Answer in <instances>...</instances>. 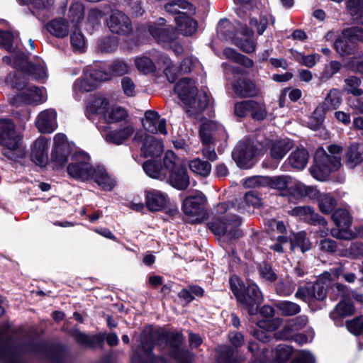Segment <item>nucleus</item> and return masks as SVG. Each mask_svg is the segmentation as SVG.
<instances>
[{"instance_id": "1", "label": "nucleus", "mask_w": 363, "mask_h": 363, "mask_svg": "<svg viewBox=\"0 0 363 363\" xmlns=\"http://www.w3.org/2000/svg\"><path fill=\"white\" fill-rule=\"evenodd\" d=\"M240 4L236 9L239 19L235 26L227 19H222L217 26L218 35L223 40L230 41L246 53L250 52V33L247 22L250 20V0H235Z\"/></svg>"}, {"instance_id": "2", "label": "nucleus", "mask_w": 363, "mask_h": 363, "mask_svg": "<svg viewBox=\"0 0 363 363\" xmlns=\"http://www.w3.org/2000/svg\"><path fill=\"white\" fill-rule=\"evenodd\" d=\"M174 91L186 106V113L189 116L194 118H202L201 113L206 109L210 113L208 102L210 98L206 91L196 94L195 81L190 78H183L174 86Z\"/></svg>"}, {"instance_id": "3", "label": "nucleus", "mask_w": 363, "mask_h": 363, "mask_svg": "<svg viewBox=\"0 0 363 363\" xmlns=\"http://www.w3.org/2000/svg\"><path fill=\"white\" fill-rule=\"evenodd\" d=\"M223 54L227 59L238 63L235 66L223 64L225 72L231 71L236 79L233 85L235 92L241 97H247L250 95L248 81L250 60L230 48L224 49Z\"/></svg>"}, {"instance_id": "4", "label": "nucleus", "mask_w": 363, "mask_h": 363, "mask_svg": "<svg viewBox=\"0 0 363 363\" xmlns=\"http://www.w3.org/2000/svg\"><path fill=\"white\" fill-rule=\"evenodd\" d=\"M208 107L210 108L209 114L208 110L206 109L201 113L202 118L196 119L202 121L199 135L203 144L205 145L202 150L203 155L205 159H215L216 154L212 144L218 138H223L225 135V130L224 127L217 121L206 118V115L209 118L213 115V111L210 106V101L208 102Z\"/></svg>"}, {"instance_id": "5", "label": "nucleus", "mask_w": 363, "mask_h": 363, "mask_svg": "<svg viewBox=\"0 0 363 363\" xmlns=\"http://www.w3.org/2000/svg\"><path fill=\"white\" fill-rule=\"evenodd\" d=\"M23 74H10L6 78V82L16 89L19 93L14 98L15 103L26 104H40L46 101L43 87H37L27 82Z\"/></svg>"}, {"instance_id": "6", "label": "nucleus", "mask_w": 363, "mask_h": 363, "mask_svg": "<svg viewBox=\"0 0 363 363\" xmlns=\"http://www.w3.org/2000/svg\"><path fill=\"white\" fill-rule=\"evenodd\" d=\"M150 35L166 49H172L177 55H180L182 47L177 42V32L172 26L166 25V20L160 18L157 23L148 28Z\"/></svg>"}, {"instance_id": "7", "label": "nucleus", "mask_w": 363, "mask_h": 363, "mask_svg": "<svg viewBox=\"0 0 363 363\" xmlns=\"http://www.w3.org/2000/svg\"><path fill=\"white\" fill-rule=\"evenodd\" d=\"M3 61L12 65L15 68L22 71L18 74L31 76L36 80L43 79L47 77V71L45 63L38 61L36 63L28 62L26 55L23 52L16 53L11 56L3 57Z\"/></svg>"}, {"instance_id": "8", "label": "nucleus", "mask_w": 363, "mask_h": 363, "mask_svg": "<svg viewBox=\"0 0 363 363\" xmlns=\"http://www.w3.org/2000/svg\"><path fill=\"white\" fill-rule=\"evenodd\" d=\"M263 296L258 286L251 282V315L255 313H259L265 320H260L257 322V325L260 328H266L267 330H274L276 327L273 323L268 320L272 318L275 313L274 309L269 306L264 305L262 307Z\"/></svg>"}, {"instance_id": "9", "label": "nucleus", "mask_w": 363, "mask_h": 363, "mask_svg": "<svg viewBox=\"0 0 363 363\" xmlns=\"http://www.w3.org/2000/svg\"><path fill=\"white\" fill-rule=\"evenodd\" d=\"M166 164V179L174 188L184 190L190 184L186 160H163Z\"/></svg>"}, {"instance_id": "10", "label": "nucleus", "mask_w": 363, "mask_h": 363, "mask_svg": "<svg viewBox=\"0 0 363 363\" xmlns=\"http://www.w3.org/2000/svg\"><path fill=\"white\" fill-rule=\"evenodd\" d=\"M52 159H89V155L78 148L74 144L69 143L65 134L57 133L54 137V146L52 150Z\"/></svg>"}, {"instance_id": "11", "label": "nucleus", "mask_w": 363, "mask_h": 363, "mask_svg": "<svg viewBox=\"0 0 363 363\" xmlns=\"http://www.w3.org/2000/svg\"><path fill=\"white\" fill-rule=\"evenodd\" d=\"M157 338L158 340L170 341L172 347H176L182 342L183 337L179 333L167 334L162 329L153 332L152 328H146L141 334V349L147 356H150L153 347V340Z\"/></svg>"}, {"instance_id": "12", "label": "nucleus", "mask_w": 363, "mask_h": 363, "mask_svg": "<svg viewBox=\"0 0 363 363\" xmlns=\"http://www.w3.org/2000/svg\"><path fill=\"white\" fill-rule=\"evenodd\" d=\"M206 202V197L201 192H196L183 201L182 209L189 222L198 223L204 218Z\"/></svg>"}, {"instance_id": "13", "label": "nucleus", "mask_w": 363, "mask_h": 363, "mask_svg": "<svg viewBox=\"0 0 363 363\" xmlns=\"http://www.w3.org/2000/svg\"><path fill=\"white\" fill-rule=\"evenodd\" d=\"M327 288V284L320 280L306 282L304 285L298 287L295 297L306 303L323 301L326 297Z\"/></svg>"}, {"instance_id": "14", "label": "nucleus", "mask_w": 363, "mask_h": 363, "mask_svg": "<svg viewBox=\"0 0 363 363\" xmlns=\"http://www.w3.org/2000/svg\"><path fill=\"white\" fill-rule=\"evenodd\" d=\"M241 224V220L237 216H225L209 223V228L216 235H228L231 238H238L240 232L237 229Z\"/></svg>"}, {"instance_id": "15", "label": "nucleus", "mask_w": 363, "mask_h": 363, "mask_svg": "<svg viewBox=\"0 0 363 363\" xmlns=\"http://www.w3.org/2000/svg\"><path fill=\"white\" fill-rule=\"evenodd\" d=\"M21 135L16 130L14 123L9 118H0V145L10 150L18 148Z\"/></svg>"}, {"instance_id": "16", "label": "nucleus", "mask_w": 363, "mask_h": 363, "mask_svg": "<svg viewBox=\"0 0 363 363\" xmlns=\"http://www.w3.org/2000/svg\"><path fill=\"white\" fill-rule=\"evenodd\" d=\"M340 165V160H314V164L310 167V172L315 179L325 181L330 173L337 170Z\"/></svg>"}, {"instance_id": "17", "label": "nucleus", "mask_w": 363, "mask_h": 363, "mask_svg": "<svg viewBox=\"0 0 363 363\" xmlns=\"http://www.w3.org/2000/svg\"><path fill=\"white\" fill-rule=\"evenodd\" d=\"M35 123L40 133H52L57 128L56 111L53 108H48L40 112L36 117Z\"/></svg>"}, {"instance_id": "18", "label": "nucleus", "mask_w": 363, "mask_h": 363, "mask_svg": "<svg viewBox=\"0 0 363 363\" xmlns=\"http://www.w3.org/2000/svg\"><path fill=\"white\" fill-rule=\"evenodd\" d=\"M95 169L85 160H76L68 164L67 170L71 177L85 182L92 179Z\"/></svg>"}, {"instance_id": "19", "label": "nucleus", "mask_w": 363, "mask_h": 363, "mask_svg": "<svg viewBox=\"0 0 363 363\" xmlns=\"http://www.w3.org/2000/svg\"><path fill=\"white\" fill-rule=\"evenodd\" d=\"M107 25L112 33L127 35L132 31V24L129 18L123 12L113 11L107 21Z\"/></svg>"}, {"instance_id": "20", "label": "nucleus", "mask_w": 363, "mask_h": 363, "mask_svg": "<svg viewBox=\"0 0 363 363\" xmlns=\"http://www.w3.org/2000/svg\"><path fill=\"white\" fill-rule=\"evenodd\" d=\"M109 107V101L105 96L96 94L86 105V118L94 122L98 116L104 118Z\"/></svg>"}, {"instance_id": "21", "label": "nucleus", "mask_w": 363, "mask_h": 363, "mask_svg": "<svg viewBox=\"0 0 363 363\" xmlns=\"http://www.w3.org/2000/svg\"><path fill=\"white\" fill-rule=\"evenodd\" d=\"M99 130L106 142L116 145H121L133 133L134 129L130 125H126L115 130H106L104 126H98Z\"/></svg>"}, {"instance_id": "22", "label": "nucleus", "mask_w": 363, "mask_h": 363, "mask_svg": "<svg viewBox=\"0 0 363 363\" xmlns=\"http://www.w3.org/2000/svg\"><path fill=\"white\" fill-rule=\"evenodd\" d=\"M143 128L149 133L157 134L160 133L166 135L167 130L166 128V120L161 118L157 111H147L145 113V117L142 121Z\"/></svg>"}, {"instance_id": "23", "label": "nucleus", "mask_w": 363, "mask_h": 363, "mask_svg": "<svg viewBox=\"0 0 363 363\" xmlns=\"http://www.w3.org/2000/svg\"><path fill=\"white\" fill-rule=\"evenodd\" d=\"M145 195L146 207L150 211H160L164 208L169 202L167 194L159 190H147Z\"/></svg>"}, {"instance_id": "24", "label": "nucleus", "mask_w": 363, "mask_h": 363, "mask_svg": "<svg viewBox=\"0 0 363 363\" xmlns=\"http://www.w3.org/2000/svg\"><path fill=\"white\" fill-rule=\"evenodd\" d=\"M20 4H29L33 15L40 20H45L50 13L55 0H17Z\"/></svg>"}, {"instance_id": "25", "label": "nucleus", "mask_w": 363, "mask_h": 363, "mask_svg": "<svg viewBox=\"0 0 363 363\" xmlns=\"http://www.w3.org/2000/svg\"><path fill=\"white\" fill-rule=\"evenodd\" d=\"M251 11L256 12L259 16V19L255 17L251 18V27H255L258 35H262L268 24L264 5L260 0H251Z\"/></svg>"}, {"instance_id": "26", "label": "nucleus", "mask_w": 363, "mask_h": 363, "mask_svg": "<svg viewBox=\"0 0 363 363\" xmlns=\"http://www.w3.org/2000/svg\"><path fill=\"white\" fill-rule=\"evenodd\" d=\"M230 284L231 290L235 296L238 303L244 307L247 313H250L248 286H246L237 277L230 279Z\"/></svg>"}, {"instance_id": "27", "label": "nucleus", "mask_w": 363, "mask_h": 363, "mask_svg": "<svg viewBox=\"0 0 363 363\" xmlns=\"http://www.w3.org/2000/svg\"><path fill=\"white\" fill-rule=\"evenodd\" d=\"M166 164L163 160H145L142 166L145 174L155 179H166Z\"/></svg>"}, {"instance_id": "28", "label": "nucleus", "mask_w": 363, "mask_h": 363, "mask_svg": "<svg viewBox=\"0 0 363 363\" xmlns=\"http://www.w3.org/2000/svg\"><path fill=\"white\" fill-rule=\"evenodd\" d=\"M191 16L189 12L182 13L175 18L177 30L184 35H191L197 30L198 23Z\"/></svg>"}, {"instance_id": "29", "label": "nucleus", "mask_w": 363, "mask_h": 363, "mask_svg": "<svg viewBox=\"0 0 363 363\" xmlns=\"http://www.w3.org/2000/svg\"><path fill=\"white\" fill-rule=\"evenodd\" d=\"M96 86V82L90 78L88 71H85L84 75L74 83L73 92L75 99L80 100L83 94L94 90Z\"/></svg>"}, {"instance_id": "30", "label": "nucleus", "mask_w": 363, "mask_h": 363, "mask_svg": "<svg viewBox=\"0 0 363 363\" xmlns=\"http://www.w3.org/2000/svg\"><path fill=\"white\" fill-rule=\"evenodd\" d=\"M163 152L162 143L153 137L147 138L141 147V153L144 157L157 159Z\"/></svg>"}, {"instance_id": "31", "label": "nucleus", "mask_w": 363, "mask_h": 363, "mask_svg": "<svg viewBox=\"0 0 363 363\" xmlns=\"http://www.w3.org/2000/svg\"><path fill=\"white\" fill-rule=\"evenodd\" d=\"M164 10L172 14H178L189 12L190 15L196 13L193 5L184 0H172L164 5Z\"/></svg>"}, {"instance_id": "32", "label": "nucleus", "mask_w": 363, "mask_h": 363, "mask_svg": "<svg viewBox=\"0 0 363 363\" xmlns=\"http://www.w3.org/2000/svg\"><path fill=\"white\" fill-rule=\"evenodd\" d=\"M47 30L52 35L63 38L69 33V25L67 21L62 18H55L46 25Z\"/></svg>"}, {"instance_id": "33", "label": "nucleus", "mask_w": 363, "mask_h": 363, "mask_svg": "<svg viewBox=\"0 0 363 363\" xmlns=\"http://www.w3.org/2000/svg\"><path fill=\"white\" fill-rule=\"evenodd\" d=\"M103 189L111 191L116 185V181L109 176L106 169L101 166L96 167L92 179Z\"/></svg>"}, {"instance_id": "34", "label": "nucleus", "mask_w": 363, "mask_h": 363, "mask_svg": "<svg viewBox=\"0 0 363 363\" xmlns=\"http://www.w3.org/2000/svg\"><path fill=\"white\" fill-rule=\"evenodd\" d=\"M290 193L297 197H308L311 199H318L321 195L314 186H306L302 183H297L290 188Z\"/></svg>"}, {"instance_id": "35", "label": "nucleus", "mask_w": 363, "mask_h": 363, "mask_svg": "<svg viewBox=\"0 0 363 363\" xmlns=\"http://www.w3.org/2000/svg\"><path fill=\"white\" fill-rule=\"evenodd\" d=\"M128 113L126 110L121 106H113L108 107L103 119L107 123H117L126 119Z\"/></svg>"}, {"instance_id": "36", "label": "nucleus", "mask_w": 363, "mask_h": 363, "mask_svg": "<svg viewBox=\"0 0 363 363\" xmlns=\"http://www.w3.org/2000/svg\"><path fill=\"white\" fill-rule=\"evenodd\" d=\"M293 146V141L289 139L277 140L271 149L272 159H282L292 149Z\"/></svg>"}, {"instance_id": "37", "label": "nucleus", "mask_w": 363, "mask_h": 363, "mask_svg": "<svg viewBox=\"0 0 363 363\" xmlns=\"http://www.w3.org/2000/svg\"><path fill=\"white\" fill-rule=\"evenodd\" d=\"M331 218L338 228L349 229L351 226L352 218L349 211L344 208H337L332 214Z\"/></svg>"}, {"instance_id": "38", "label": "nucleus", "mask_w": 363, "mask_h": 363, "mask_svg": "<svg viewBox=\"0 0 363 363\" xmlns=\"http://www.w3.org/2000/svg\"><path fill=\"white\" fill-rule=\"evenodd\" d=\"M154 58L146 55L136 57L135 59V65L142 74H147L156 71V65L154 62Z\"/></svg>"}, {"instance_id": "39", "label": "nucleus", "mask_w": 363, "mask_h": 363, "mask_svg": "<svg viewBox=\"0 0 363 363\" xmlns=\"http://www.w3.org/2000/svg\"><path fill=\"white\" fill-rule=\"evenodd\" d=\"M354 306L352 303L340 301L330 313V317L333 320L349 316L354 313Z\"/></svg>"}, {"instance_id": "40", "label": "nucleus", "mask_w": 363, "mask_h": 363, "mask_svg": "<svg viewBox=\"0 0 363 363\" xmlns=\"http://www.w3.org/2000/svg\"><path fill=\"white\" fill-rule=\"evenodd\" d=\"M84 17V6L79 1L72 3L68 11V18L73 23L74 27L78 25L83 21Z\"/></svg>"}, {"instance_id": "41", "label": "nucleus", "mask_w": 363, "mask_h": 363, "mask_svg": "<svg viewBox=\"0 0 363 363\" xmlns=\"http://www.w3.org/2000/svg\"><path fill=\"white\" fill-rule=\"evenodd\" d=\"M48 140L45 137H39L32 147V159H48Z\"/></svg>"}, {"instance_id": "42", "label": "nucleus", "mask_w": 363, "mask_h": 363, "mask_svg": "<svg viewBox=\"0 0 363 363\" xmlns=\"http://www.w3.org/2000/svg\"><path fill=\"white\" fill-rule=\"evenodd\" d=\"M187 164L192 172L201 177H206L211 172V164L208 160H189Z\"/></svg>"}, {"instance_id": "43", "label": "nucleus", "mask_w": 363, "mask_h": 363, "mask_svg": "<svg viewBox=\"0 0 363 363\" xmlns=\"http://www.w3.org/2000/svg\"><path fill=\"white\" fill-rule=\"evenodd\" d=\"M275 307L284 316L295 315L301 311V307L298 304L289 301H279L275 303Z\"/></svg>"}, {"instance_id": "44", "label": "nucleus", "mask_w": 363, "mask_h": 363, "mask_svg": "<svg viewBox=\"0 0 363 363\" xmlns=\"http://www.w3.org/2000/svg\"><path fill=\"white\" fill-rule=\"evenodd\" d=\"M341 94L339 90L331 89L326 96L325 101L320 104L328 111L337 108L341 104Z\"/></svg>"}, {"instance_id": "45", "label": "nucleus", "mask_w": 363, "mask_h": 363, "mask_svg": "<svg viewBox=\"0 0 363 363\" xmlns=\"http://www.w3.org/2000/svg\"><path fill=\"white\" fill-rule=\"evenodd\" d=\"M320 211L325 214L330 213L337 206V200L329 194H323L318 199Z\"/></svg>"}, {"instance_id": "46", "label": "nucleus", "mask_w": 363, "mask_h": 363, "mask_svg": "<svg viewBox=\"0 0 363 363\" xmlns=\"http://www.w3.org/2000/svg\"><path fill=\"white\" fill-rule=\"evenodd\" d=\"M352 42L349 37L344 35V30L342 34L335 40L334 48L341 55H347L351 53Z\"/></svg>"}, {"instance_id": "47", "label": "nucleus", "mask_w": 363, "mask_h": 363, "mask_svg": "<svg viewBox=\"0 0 363 363\" xmlns=\"http://www.w3.org/2000/svg\"><path fill=\"white\" fill-rule=\"evenodd\" d=\"M291 249L298 247L304 252L311 248L309 239L306 238L305 232H299L293 235L290 240Z\"/></svg>"}, {"instance_id": "48", "label": "nucleus", "mask_w": 363, "mask_h": 363, "mask_svg": "<svg viewBox=\"0 0 363 363\" xmlns=\"http://www.w3.org/2000/svg\"><path fill=\"white\" fill-rule=\"evenodd\" d=\"M71 46L74 52H82L85 50V40L81 30L77 27L70 36Z\"/></svg>"}, {"instance_id": "49", "label": "nucleus", "mask_w": 363, "mask_h": 363, "mask_svg": "<svg viewBox=\"0 0 363 363\" xmlns=\"http://www.w3.org/2000/svg\"><path fill=\"white\" fill-rule=\"evenodd\" d=\"M88 71L89 76L96 82L97 85L98 82L107 81L111 79V74L108 70L102 66H99L98 68H92Z\"/></svg>"}, {"instance_id": "50", "label": "nucleus", "mask_w": 363, "mask_h": 363, "mask_svg": "<svg viewBox=\"0 0 363 363\" xmlns=\"http://www.w3.org/2000/svg\"><path fill=\"white\" fill-rule=\"evenodd\" d=\"M259 276L265 280L274 282L277 279V275L274 272L272 265L267 262H262L257 266Z\"/></svg>"}, {"instance_id": "51", "label": "nucleus", "mask_w": 363, "mask_h": 363, "mask_svg": "<svg viewBox=\"0 0 363 363\" xmlns=\"http://www.w3.org/2000/svg\"><path fill=\"white\" fill-rule=\"evenodd\" d=\"M108 68L111 77L113 76H123L128 74L130 70V67L128 63L118 60L113 61Z\"/></svg>"}, {"instance_id": "52", "label": "nucleus", "mask_w": 363, "mask_h": 363, "mask_svg": "<svg viewBox=\"0 0 363 363\" xmlns=\"http://www.w3.org/2000/svg\"><path fill=\"white\" fill-rule=\"evenodd\" d=\"M267 116V111L264 103L251 100V118L256 121H263Z\"/></svg>"}, {"instance_id": "53", "label": "nucleus", "mask_w": 363, "mask_h": 363, "mask_svg": "<svg viewBox=\"0 0 363 363\" xmlns=\"http://www.w3.org/2000/svg\"><path fill=\"white\" fill-rule=\"evenodd\" d=\"M250 152L248 140L240 141L232 152V159H247Z\"/></svg>"}, {"instance_id": "54", "label": "nucleus", "mask_w": 363, "mask_h": 363, "mask_svg": "<svg viewBox=\"0 0 363 363\" xmlns=\"http://www.w3.org/2000/svg\"><path fill=\"white\" fill-rule=\"evenodd\" d=\"M347 330L355 335H363V315L346 321Z\"/></svg>"}, {"instance_id": "55", "label": "nucleus", "mask_w": 363, "mask_h": 363, "mask_svg": "<svg viewBox=\"0 0 363 363\" xmlns=\"http://www.w3.org/2000/svg\"><path fill=\"white\" fill-rule=\"evenodd\" d=\"M360 21L363 24V15L361 16ZM344 35L349 37L352 43L363 41V28L358 26L348 28L344 30Z\"/></svg>"}, {"instance_id": "56", "label": "nucleus", "mask_w": 363, "mask_h": 363, "mask_svg": "<svg viewBox=\"0 0 363 363\" xmlns=\"http://www.w3.org/2000/svg\"><path fill=\"white\" fill-rule=\"evenodd\" d=\"M0 362L3 363H21L12 350L3 346H0Z\"/></svg>"}, {"instance_id": "57", "label": "nucleus", "mask_w": 363, "mask_h": 363, "mask_svg": "<svg viewBox=\"0 0 363 363\" xmlns=\"http://www.w3.org/2000/svg\"><path fill=\"white\" fill-rule=\"evenodd\" d=\"M289 177L286 176L267 177L268 186L278 190H284L287 187Z\"/></svg>"}, {"instance_id": "58", "label": "nucleus", "mask_w": 363, "mask_h": 363, "mask_svg": "<svg viewBox=\"0 0 363 363\" xmlns=\"http://www.w3.org/2000/svg\"><path fill=\"white\" fill-rule=\"evenodd\" d=\"M345 83L350 87L348 92L357 96H361L363 94L362 90L359 89L361 84L359 78L354 76L350 77L345 79Z\"/></svg>"}, {"instance_id": "59", "label": "nucleus", "mask_w": 363, "mask_h": 363, "mask_svg": "<svg viewBox=\"0 0 363 363\" xmlns=\"http://www.w3.org/2000/svg\"><path fill=\"white\" fill-rule=\"evenodd\" d=\"M347 159H363V145L359 143H352L347 152Z\"/></svg>"}, {"instance_id": "60", "label": "nucleus", "mask_w": 363, "mask_h": 363, "mask_svg": "<svg viewBox=\"0 0 363 363\" xmlns=\"http://www.w3.org/2000/svg\"><path fill=\"white\" fill-rule=\"evenodd\" d=\"M305 220L313 225L325 227L327 225L325 218L318 213H315L312 207L311 208V213L308 214Z\"/></svg>"}, {"instance_id": "61", "label": "nucleus", "mask_w": 363, "mask_h": 363, "mask_svg": "<svg viewBox=\"0 0 363 363\" xmlns=\"http://www.w3.org/2000/svg\"><path fill=\"white\" fill-rule=\"evenodd\" d=\"M121 86L123 93L128 97L134 96L136 94L135 84L128 77H124L121 79Z\"/></svg>"}, {"instance_id": "62", "label": "nucleus", "mask_w": 363, "mask_h": 363, "mask_svg": "<svg viewBox=\"0 0 363 363\" xmlns=\"http://www.w3.org/2000/svg\"><path fill=\"white\" fill-rule=\"evenodd\" d=\"M292 354L291 347L279 345L276 350V358L278 361L284 362L288 361Z\"/></svg>"}, {"instance_id": "63", "label": "nucleus", "mask_w": 363, "mask_h": 363, "mask_svg": "<svg viewBox=\"0 0 363 363\" xmlns=\"http://www.w3.org/2000/svg\"><path fill=\"white\" fill-rule=\"evenodd\" d=\"M104 16V12L99 9H90L88 13V23L94 29L96 26H99L101 20Z\"/></svg>"}, {"instance_id": "64", "label": "nucleus", "mask_w": 363, "mask_h": 363, "mask_svg": "<svg viewBox=\"0 0 363 363\" xmlns=\"http://www.w3.org/2000/svg\"><path fill=\"white\" fill-rule=\"evenodd\" d=\"M14 36L9 31H4L0 29V45L4 46L8 51L13 49Z\"/></svg>"}]
</instances>
